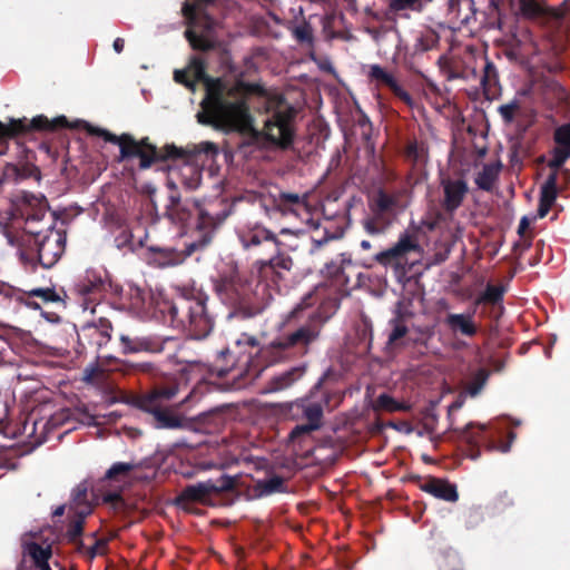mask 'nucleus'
<instances>
[{
  "label": "nucleus",
  "instance_id": "19",
  "mask_svg": "<svg viewBox=\"0 0 570 570\" xmlns=\"http://www.w3.org/2000/svg\"><path fill=\"white\" fill-rule=\"evenodd\" d=\"M368 76L371 80L376 81L377 85L387 87L395 97L402 100L409 107L413 106V98L411 95L399 85L394 76L387 72L380 65H372L370 67Z\"/></svg>",
  "mask_w": 570,
  "mask_h": 570
},
{
  "label": "nucleus",
  "instance_id": "60",
  "mask_svg": "<svg viewBox=\"0 0 570 570\" xmlns=\"http://www.w3.org/2000/svg\"><path fill=\"white\" fill-rule=\"evenodd\" d=\"M198 421L203 424L213 421L215 424V428H218L224 423V416L223 413L218 410L210 411L208 413H203L198 416Z\"/></svg>",
  "mask_w": 570,
  "mask_h": 570
},
{
  "label": "nucleus",
  "instance_id": "34",
  "mask_svg": "<svg viewBox=\"0 0 570 570\" xmlns=\"http://www.w3.org/2000/svg\"><path fill=\"white\" fill-rule=\"evenodd\" d=\"M501 164H485L482 170L475 176L474 183L478 188L484 191H491L495 181L498 180Z\"/></svg>",
  "mask_w": 570,
  "mask_h": 570
},
{
  "label": "nucleus",
  "instance_id": "29",
  "mask_svg": "<svg viewBox=\"0 0 570 570\" xmlns=\"http://www.w3.org/2000/svg\"><path fill=\"white\" fill-rule=\"evenodd\" d=\"M166 215L176 224H185L191 217V208L187 202L183 203L179 196L170 195Z\"/></svg>",
  "mask_w": 570,
  "mask_h": 570
},
{
  "label": "nucleus",
  "instance_id": "52",
  "mask_svg": "<svg viewBox=\"0 0 570 570\" xmlns=\"http://www.w3.org/2000/svg\"><path fill=\"white\" fill-rule=\"evenodd\" d=\"M404 155L407 160L412 161L414 165L422 163L426 156V149L423 144H419L417 141H410L406 147Z\"/></svg>",
  "mask_w": 570,
  "mask_h": 570
},
{
  "label": "nucleus",
  "instance_id": "27",
  "mask_svg": "<svg viewBox=\"0 0 570 570\" xmlns=\"http://www.w3.org/2000/svg\"><path fill=\"white\" fill-rule=\"evenodd\" d=\"M558 196V187L556 183V174H550L541 186L540 190V199L538 207V215L540 218H543L550 212L552 205L554 204Z\"/></svg>",
  "mask_w": 570,
  "mask_h": 570
},
{
  "label": "nucleus",
  "instance_id": "36",
  "mask_svg": "<svg viewBox=\"0 0 570 570\" xmlns=\"http://www.w3.org/2000/svg\"><path fill=\"white\" fill-rule=\"evenodd\" d=\"M4 175L7 178H12L16 181L36 178L40 179V170L39 168L29 163L20 164V165H7L4 169Z\"/></svg>",
  "mask_w": 570,
  "mask_h": 570
},
{
  "label": "nucleus",
  "instance_id": "33",
  "mask_svg": "<svg viewBox=\"0 0 570 570\" xmlns=\"http://www.w3.org/2000/svg\"><path fill=\"white\" fill-rule=\"evenodd\" d=\"M139 352L163 353L168 345L176 347L178 341L171 336L160 337L156 335L140 336Z\"/></svg>",
  "mask_w": 570,
  "mask_h": 570
},
{
  "label": "nucleus",
  "instance_id": "43",
  "mask_svg": "<svg viewBox=\"0 0 570 570\" xmlns=\"http://www.w3.org/2000/svg\"><path fill=\"white\" fill-rule=\"evenodd\" d=\"M135 463L116 462L105 473L104 480L106 481H121L136 469Z\"/></svg>",
  "mask_w": 570,
  "mask_h": 570
},
{
  "label": "nucleus",
  "instance_id": "16",
  "mask_svg": "<svg viewBox=\"0 0 570 570\" xmlns=\"http://www.w3.org/2000/svg\"><path fill=\"white\" fill-rule=\"evenodd\" d=\"M107 282L94 271H87L73 286L75 293L81 298L83 309L95 313L96 303L106 292Z\"/></svg>",
  "mask_w": 570,
  "mask_h": 570
},
{
  "label": "nucleus",
  "instance_id": "13",
  "mask_svg": "<svg viewBox=\"0 0 570 570\" xmlns=\"http://www.w3.org/2000/svg\"><path fill=\"white\" fill-rule=\"evenodd\" d=\"M33 237L39 264L45 268H51L65 252L66 234L48 226L45 234Z\"/></svg>",
  "mask_w": 570,
  "mask_h": 570
},
{
  "label": "nucleus",
  "instance_id": "48",
  "mask_svg": "<svg viewBox=\"0 0 570 570\" xmlns=\"http://www.w3.org/2000/svg\"><path fill=\"white\" fill-rule=\"evenodd\" d=\"M114 243L119 250L134 252L136 249L134 235L127 227H120L118 229V234L115 236Z\"/></svg>",
  "mask_w": 570,
  "mask_h": 570
},
{
  "label": "nucleus",
  "instance_id": "58",
  "mask_svg": "<svg viewBox=\"0 0 570 570\" xmlns=\"http://www.w3.org/2000/svg\"><path fill=\"white\" fill-rule=\"evenodd\" d=\"M316 430H317L316 424L306 423V424L296 425L289 433V440L295 442L299 438L307 435L311 432L316 431Z\"/></svg>",
  "mask_w": 570,
  "mask_h": 570
},
{
  "label": "nucleus",
  "instance_id": "35",
  "mask_svg": "<svg viewBox=\"0 0 570 570\" xmlns=\"http://www.w3.org/2000/svg\"><path fill=\"white\" fill-rule=\"evenodd\" d=\"M24 217V232L32 236H40L43 233L42 228H33V225L41 223L47 216V209L43 206L37 208L27 207L22 212Z\"/></svg>",
  "mask_w": 570,
  "mask_h": 570
},
{
  "label": "nucleus",
  "instance_id": "3",
  "mask_svg": "<svg viewBox=\"0 0 570 570\" xmlns=\"http://www.w3.org/2000/svg\"><path fill=\"white\" fill-rule=\"evenodd\" d=\"M311 295L303 298L286 316L281 333L259 350L268 365L303 357L320 340L327 317L320 308L309 309Z\"/></svg>",
  "mask_w": 570,
  "mask_h": 570
},
{
  "label": "nucleus",
  "instance_id": "44",
  "mask_svg": "<svg viewBox=\"0 0 570 570\" xmlns=\"http://www.w3.org/2000/svg\"><path fill=\"white\" fill-rule=\"evenodd\" d=\"M438 33L429 29L417 35L413 48L415 52H426L433 49L438 45Z\"/></svg>",
  "mask_w": 570,
  "mask_h": 570
},
{
  "label": "nucleus",
  "instance_id": "11",
  "mask_svg": "<svg viewBox=\"0 0 570 570\" xmlns=\"http://www.w3.org/2000/svg\"><path fill=\"white\" fill-rule=\"evenodd\" d=\"M155 396H139L136 404L140 410L151 415V424L156 429L190 430L193 428V422L189 419L178 414L165 404H155Z\"/></svg>",
  "mask_w": 570,
  "mask_h": 570
},
{
  "label": "nucleus",
  "instance_id": "2",
  "mask_svg": "<svg viewBox=\"0 0 570 570\" xmlns=\"http://www.w3.org/2000/svg\"><path fill=\"white\" fill-rule=\"evenodd\" d=\"M214 289L224 305L229 308V318L249 320L261 315L278 291V282L261 277L256 273L240 272L235 264H227L213 279Z\"/></svg>",
  "mask_w": 570,
  "mask_h": 570
},
{
  "label": "nucleus",
  "instance_id": "30",
  "mask_svg": "<svg viewBox=\"0 0 570 570\" xmlns=\"http://www.w3.org/2000/svg\"><path fill=\"white\" fill-rule=\"evenodd\" d=\"M301 376L302 370L299 367H293L279 375L272 377L265 386V392L275 393L283 391L293 385V383L296 382Z\"/></svg>",
  "mask_w": 570,
  "mask_h": 570
},
{
  "label": "nucleus",
  "instance_id": "26",
  "mask_svg": "<svg viewBox=\"0 0 570 570\" xmlns=\"http://www.w3.org/2000/svg\"><path fill=\"white\" fill-rule=\"evenodd\" d=\"M472 0H448L446 2V19L452 24H466L469 23L473 11Z\"/></svg>",
  "mask_w": 570,
  "mask_h": 570
},
{
  "label": "nucleus",
  "instance_id": "23",
  "mask_svg": "<svg viewBox=\"0 0 570 570\" xmlns=\"http://www.w3.org/2000/svg\"><path fill=\"white\" fill-rule=\"evenodd\" d=\"M399 206V196L396 194H389L380 188L370 199L371 213H377L385 217L393 219L396 208Z\"/></svg>",
  "mask_w": 570,
  "mask_h": 570
},
{
  "label": "nucleus",
  "instance_id": "62",
  "mask_svg": "<svg viewBox=\"0 0 570 570\" xmlns=\"http://www.w3.org/2000/svg\"><path fill=\"white\" fill-rule=\"evenodd\" d=\"M101 373L98 364H90L83 370V380L87 382H92L96 380Z\"/></svg>",
  "mask_w": 570,
  "mask_h": 570
},
{
  "label": "nucleus",
  "instance_id": "17",
  "mask_svg": "<svg viewBox=\"0 0 570 570\" xmlns=\"http://www.w3.org/2000/svg\"><path fill=\"white\" fill-rule=\"evenodd\" d=\"M444 198L442 200L443 210L453 215L463 204L469 193V186L463 179L443 178L441 180Z\"/></svg>",
  "mask_w": 570,
  "mask_h": 570
},
{
  "label": "nucleus",
  "instance_id": "46",
  "mask_svg": "<svg viewBox=\"0 0 570 570\" xmlns=\"http://www.w3.org/2000/svg\"><path fill=\"white\" fill-rule=\"evenodd\" d=\"M554 148L570 154V122L558 126L553 131Z\"/></svg>",
  "mask_w": 570,
  "mask_h": 570
},
{
  "label": "nucleus",
  "instance_id": "38",
  "mask_svg": "<svg viewBox=\"0 0 570 570\" xmlns=\"http://www.w3.org/2000/svg\"><path fill=\"white\" fill-rule=\"evenodd\" d=\"M374 411H385L389 413L393 412H407L411 410V405L405 402H400L392 397L387 393L380 394L373 404Z\"/></svg>",
  "mask_w": 570,
  "mask_h": 570
},
{
  "label": "nucleus",
  "instance_id": "10",
  "mask_svg": "<svg viewBox=\"0 0 570 570\" xmlns=\"http://www.w3.org/2000/svg\"><path fill=\"white\" fill-rule=\"evenodd\" d=\"M67 127H69V124L65 116H59L52 120L43 115H39L31 120L26 117L11 118L8 124L0 121V146L6 145V140L9 138H16L32 131H55Z\"/></svg>",
  "mask_w": 570,
  "mask_h": 570
},
{
  "label": "nucleus",
  "instance_id": "63",
  "mask_svg": "<svg viewBox=\"0 0 570 570\" xmlns=\"http://www.w3.org/2000/svg\"><path fill=\"white\" fill-rule=\"evenodd\" d=\"M105 502L111 503L115 509H121L125 505L122 497L117 492H111L105 495Z\"/></svg>",
  "mask_w": 570,
  "mask_h": 570
},
{
  "label": "nucleus",
  "instance_id": "8",
  "mask_svg": "<svg viewBox=\"0 0 570 570\" xmlns=\"http://www.w3.org/2000/svg\"><path fill=\"white\" fill-rule=\"evenodd\" d=\"M216 0L185 1L181 7L183 16L188 24L184 35L194 50L208 52L217 47L214 38L216 20L204 9L212 6Z\"/></svg>",
  "mask_w": 570,
  "mask_h": 570
},
{
  "label": "nucleus",
  "instance_id": "1",
  "mask_svg": "<svg viewBox=\"0 0 570 570\" xmlns=\"http://www.w3.org/2000/svg\"><path fill=\"white\" fill-rule=\"evenodd\" d=\"M206 61L194 56L189 71L205 86V96L197 121L224 132H239L246 145L287 150L293 146L296 110L277 91L261 83L213 78L206 72Z\"/></svg>",
  "mask_w": 570,
  "mask_h": 570
},
{
  "label": "nucleus",
  "instance_id": "20",
  "mask_svg": "<svg viewBox=\"0 0 570 570\" xmlns=\"http://www.w3.org/2000/svg\"><path fill=\"white\" fill-rule=\"evenodd\" d=\"M419 488L434 498L446 502H456L459 500L456 485L445 479L429 476L419 484Z\"/></svg>",
  "mask_w": 570,
  "mask_h": 570
},
{
  "label": "nucleus",
  "instance_id": "49",
  "mask_svg": "<svg viewBox=\"0 0 570 570\" xmlns=\"http://www.w3.org/2000/svg\"><path fill=\"white\" fill-rule=\"evenodd\" d=\"M303 414L308 424H316L317 430L321 428L323 419V407L321 403L308 402L303 406Z\"/></svg>",
  "mask_w": 570,
  "mask_h": 570
},
{
  "label": "nucleus",
  "instance_id": "55",
  "mask_svg": "<svg viewBox=\"0 0 570 570\" xmlns=\"http://www.w3.org/2000/svg\"><path fill=\"white\" fill-rule=\"evenodd\" d=\"M177 392L176 387H158L153 390L149 393L144 394L142 396H155V404H165V402L171 400Z\"/></svg>",
  "mask_w": 570,
  "mask_h": 570
},
{
  "label": "nucleus",
  "instance_id": "51",
  "mask_svg": "<svg viewBox=\"0 0 570 570\" xmlns=\"http://www.w3.org/2000/svg\"><path fill=\"white\" fill-rule=\"evenodd\" d=\"M521 110V104L518 99H513L508 104L498 107V112L504 124H512L517 114Z\"/></svg>",
  "mask_w": 570,
  "mask_h": 570
},
{
  "label": "nucleus",
  "instance_id": "39",
  "mask_svg": "<svg viewBox=\"0 0 570 570\" xmlns=\"http://www.w3.org/2000/svg\"><path fill=\"white\" fill-rule=\"evenodd\" d=\"M390 323L392 325V331L389 335L387 345L392 348L403 346V340L409 334V328L404 323L403 315L399 313Z\"/></svg>",
  "mask_w": 570,
  "mask_h": 570
},
{
  "label": "nucleus",
  "instance_id": "59",
  "mask_svg": "<svg viewBox=\"0 0 570 570\" xmlns=\"http://www.w3.org/2000/svg\"><path fill=\"white\" fill-rule=\"evenodd\" d=\"M86 535L78 537L75 540H68L67 542L73 546L77 553L89 560V544L87 543Z\"/></svg>",
  "mask_w": 570,
  "mask_h": 570
},
{
  "label": "nucleus",
  "instance_id": "32",
  "mask_svg": "<svg viewBox=\"0 0 570 570\" xmlns=\"http://www.w3.org/2000/svg\"><path fill=\"white\" fill-rule=\"evenodd\" d=\"M505 292L507 287L504 285H493L489 283L485 286V289L475 298V304H489L493 307L498 306L502 313L504 309L502 303Z\"/></svg>",
  "mask_w": 570,
  "mask_h": 570
},
{
  "label": "nucleus",
  "instance_id": "18",
  "mask_svg": "<svg viewBox=\"0 0 570 570\" xmlns=\"http://www.w3.org/2000/svg\"><path fill=\"white\" fill-rule=\"evenodd\" d=\"M539 94L542 102L549 109L562 108L570 105L566 88L551 77H542L539 82Z\"/></svg>",
  "mask_w": 570,
  "mask_h": 570
},
{
  "label": "nucleus",
  "instance_id": "4",
  "mask_svg": "<svg viewBox=\"0 0 570 570\" xmlns=\"http://www.w3.org/2000/svg\"><path fill=\"white\" fill-rule=\"evenodd\" d=\"M83 128L91 136L101 137L105 141L119 146L118 163H122L132 158H139V168L145 170L150 168L154 164L167 160L205 158L203 161L212 160L218 155V146L212 141H202L194 145L191 149L185 150L176 147L175 145H166L164 148L158 149L150 142L148 137L137 140L130 134H121L117 136L107 129L95 127L83 121Z\"/></svg>",
  "mask_w": 570,
  "mask_h": 570
},
{
  "label": "nucleus",
  "instance_id": "12",
  "mask_svg": "<svg viewBox=\"0 0 570 570\" xmlns=\"http://www.w3.org/2000/svg\"><path fill=\"white\" fill-rule=\"evenodd\" d=\"M236 481L233 476L223 475L216 481L208 480L206 482H199L197 484L187 485L184 488L176 498V502L179 505L187 503H207L210 494H219L223 492L230 491L235 488Z\"/></svg>",
  "mask_w": 570,
  "mask_h": 570
},
{
  "label": "nucleus",
  "instance_id": "31",
  "mask_svg": "<svg viewBox=\"0 0 570 570\" xmlns=\"http://www.w3.org/2000/svg\"><path fill=\"white\" fill-rule=\"evenodd\" d=\"M283 492H286V484L284 478L279 475H273L267 480H259L253 487V493L256 498Z\"/></svg>",
  "mask_w": 570,
  "mask_h": 570
},
{
  "label": "nucleus",
  "instance_id": "57",
  "mask_svg": "<svg viewBox=\"0 0 570 570\" xmlns=\"http://www.w3.org/2000/svg\"><path fill=\"white\" fill-rule=\"evenodd\" d=\"M120 344L124 354L139 353L140 336L130 337L128 335H120Z\"/></svg>",
  "mask_w": 570,
  "mask_h": 570
},
{
  "label": "nucleus",
  "instance_id": "7",
  "mask_svg": "<svg viewBox=\"0 0 570 570\" xmlns=\"http://www.w3.org/2000/svg\"><path fill=\"white\" fill-rule=\"evenodd\" d=\"M207 302L208 297L205 294L188 292L166 304L173 326L186 332L193 338H205L215 323Z\"/></svg>",
  "mask_w": 570,
  "mask_h": 570
},
{
  "label": "nucleus",
  "instance_id": "37",
  "mask_svg": "<svg viewBox=\"0 0 570 570\" xmlns=\"http://www.w3.org/2000/svg\"><path fill=\"white\" fill-rule=\"evenodd\" d=\"M391 223L392 220L389 217L377 213H371V215L362 219L364 230L373 236L384 234Z\"/></svg>",
  "mask_w": 570,
  "mask_h": 570
},
{
  "label": "nucleus",
  "instance_id": "53",
  "mask_svg": "<svg viewBox=\"0 0 570 570\" xmlns=\"http://www.w3.org/2000/svg\"><path fill=\"white\" fill-rule=\"evenodd\" d=\"M30 297H39L46 304L62 302V297L52 287H39L28 292Z\"/></svg>",
  "mask_w": 570,
  "mask_h": 570
},
{
  "label": "nucleus",
  "instance_id": "21",
  "mask_svg": "<svg viewBox=\"0 0 570 570\" xmlns=\"http://www.w3.org/2000/svg\"><path fill=\"white\" fill-rule=\"evenodd\" d=\"M361 273L352 261L343 259L332 278L342 292H350L360 285Z\"/></svg>",
  "mask_w": 570,
  "mask_h": 570
},
{
  "label": "nucleus",
  "instance_id": "22",
  "mask_svg": "<svg viewBox=\"0 0 570 570\" xmlns=\"http://www.w3.org/2000/svg\"><path fill=\"white\" fill-rule=\"evenodd\" d=\"M89 489L87 481L80 482L72 489L68 504L69 514L90 515L92 513L94 505L89 499Z\"/></svg>",
  "mask_w": 570,
  "mask_h": 570
},
{
  "label": "nucleus",
  "instance_id": "41",
  "mask_svg": "<svg viewBox=\"0 0 570 570\" xmlns=\"http://www.w3.org/2000/svg\"><path fill=\"white\" fill-rule=\"evenodd\" d=\"M433 0H390L389 11L399 13L401 11L410 10L421 12Z\"/></svg>",
  "mask_w": 570,
  "mask_h": 570
},
{
  "label": "nucleus",
  "instance_id": "47",
  "mask_svg": "<svg viewBox=\"0 0 570 570\" xmlns=\"http://www.w3.org/2000/svg\"><path fill=\"white\" fill-rule=\"evenodd\" d=\"M89 540V561H92L97 556H104L108 549V539L97 538V532L86 534Z\"/></svg>",
  "mask_w": 570,
  "mask_h": 570
},
{
  "label": "nucleus",
  "instance_id": "25",
  "mask_svg": "<svg viewBox=\"0 0 570 570\" xmlns=\"http://www.w3.org/2000/svg\"><path fill=\"white\" fill-rule=\"evenodd\" d=\"M111 332L112 325L110 321L105 317H100L97 322L82 327L83 335L92 340V344L98 348L108 344L111 340Z\"/></svg>",
  "mask_w": 570,
  "mask_h": 570
},
{
  "label": "nucleus",
  "instance_id": "28",
  "mask_svg": "<svg viewBox=\"0 0 570 570\" xmlns=\"http://www.w3.org/2000/svg\"><path fill=\"white\" fill-rule=\"evenodd\" d=\"M445 325L453 332L464 336H474L478 327L470 314H448L444 321Z\"/></svg>",
  "mask_w": 570,
  "mask_h": 570
},
{
  "label": "nucleus",
  "instance_id": "61",
  "mask_svg": "<svg viewBox=\"0 0 570 570\" xmlns=\"http://www.w3.org/2000/svg\"><path fill=\"white\" fill-rule=\"evenodd\" d=\"M174 79L176 82L181 83L188 88L194 87V81H191L189 77V70H175Z\"/></svg>",
  "mask_w": 570,
  "mask_h": 570
},
{
  "label": "nucleus",
  "instance_id": "24",
  "mask_svg": "<svg viewBox=\"0 0 570 570\" xmlns=\"http://www.w3.org/2000/svg\"><path fill=\"white\" fill-rule=\"evenodd\" d=\"M22 554L30 558L37 570H51L49 559L52 557V548L50 544L43 547L33 541H26L22 543Z\"/></svg>",
  "mask_w": 570,
  "mask_h": 570
},
{
  "label": "nucleus",
  "instance_id": "15",
  "mask_svg": "<svg viewBox=\"0 0 570 570\" xmlns=\"http://www.w3.org/2000/svg\"><path fill=\"white\" fill-rule=\"evenodd\" d=\"M518 4L520 16L529 20L570 17V0H563L558 7L548 6L546 0H518Z\"/></svg>",
  "mask_w": 570,
  "mask_h": 570
},
{
  "label": "nucleus",
  "instance_id": "54",
  "mask_svg": "<svg viewBox=\"0 0 570 570\" xmlns=\"http://www.w3.org/2000/svg\"><path fill=\"white\" fill-rule=\"evenodd\" d=\"M499 81L498 71L494 63L490 60H485V65L483 67V76L481 78V85L484 90L491 89Z\"/></svg>",
  "mask_w": 570,
  "mask_h": 570
},
{
  "label": "nucleus",
  "instance_id": "42",
  "mask_svg": "<svg viewBox=\"0 0 570 570\" xmlns=\"http://www.w3.org/2000/svg\"><path fill=\"white\" fill-rule=\"evenodd\" d=\"M490 372L484 368H478L471 376L465 386V391L470 396H476L488 382Z\"/></svg>",
  "mask_w": 570,
  "mask_h": 570
},
{
  "label": "nucleus",
  "instance_id": "50",
  "mask_svg": "<svg viewBox=\"0 0 570 570\" xmlns=\"http://www.w3.org/2000/svg\"><path fill=\"white\" fill-rule=\"evenodd\" d=\"M289 30L297 42L307 45L313 43V28L306 20H303V22L298 26L289 28Z\"/></svg>",
  "mask_w": 570,
  "mask_h": 570
},
{
  "label": "nucleus",
  "instance_id": "64",
  "mask_svg": "<svg viewBox=\"0 0 570 570\" xmlns=\"http://www.w3.org/2000/svg\"><path fill=\"white\" fill-rule=\"evenodd\" d=\"M495 504H497V508H499V509H505V508L512 505L513 501L510 498V495L508 494V492H503L497 498Z\"/></svg>",
  "mask_w": 570,
  "mask_h": 570
},
{
  "label": "nucleus",
  "instance_id": "14",
  "mask_svg": "<svg viewBox=\"0 0 570 570\" xmlns=\"http://www.w3.org/2000/svg\"><path fill=\"white\" fill-rule=\"evenodd\" d=\"M419 248L416 236L403 233L392 247L375 254L373 261L384 267L400 268L406 262L407 255Z\"/></svg>",
  "mask_w": 570,
  "mask_h": 570
},
{
  "label": "nucleus",
  "instance_id": "56",
  "mask_svg": "<svg viewBox=\"0 0 570 570\" xmlns=\"http://www.w3.org/2000/svg\"><path fill=\"white\" fill-rule=\"evenodd\" d=\"M303 204H304L303 198L298 194H295V193L282 191V193H279L278 198H277L278 207H282L284 209H288L292 206H297V205H303Z\"/></svg>",
  "mask_w": 570,
  "mask_h": 570
},
{
  "label": "nucleus",
  "instance_id": "40",
  "mask_svg": "<svg viewBox=\"0 0 570 570\" xmlns=\"http://www.w3.org/2000/svg\"><path fill=\"white\" fill-rule=\"evenodd\" d=\"M551 154L552 158L548 161V167L551 169L550 174H556V183L558 184L559 170H561V175L564 180L568 181L570 179V171L568 169H562V167L570 158V154L557 148H553Z\"/></svg>",
  "mask_w": 570,
  "mask_h": 570
},
{
  "label": "nucleus",
  "instance_id": "5",
  "mask_svg": "<svg viewBox=\"0 0 570 570\" xmlns=\"http://www.w3.org/2000/svg\"><path fill=\"white\" fill-rule=\"evenodd\" d=\"M191 206L198 210L196 224L197 237L189 245L188 253L183 254L169 246H149L150 264L164 268L183 263L186 256L190 255L191 252L204 248L212 242L215 232L224 224L234 209V203L224 197H215L202 206L197 203L191 204Z\"/></svg>",
  "mask_w": 570,
  "mask_h": 570
},
{
  "label": "nucleus",
  "instance_id": "45",
  "mask_svg": "<svg viewBox=\"0 0 570 570\" xmlns=\"http://www.w3.org/2000/svg\"><path fill=\"white\" fill-rule=\"evenodd\" d=\"M88 515L69 514V523L67 525L66 539L75 540L83 535L85 522Z\"/></svg>",
  "mask_w": 570,
  "mask_h": 570
},
{
  "label": "nucleus",
  "instance_id": "6",
  "mask_svg": "<svg viewBox=\"0 0 570 570\" xmlns=\"http://www.w3.org/2000/svg\"><path fill=\"white\" fill-rule=\"evenodd\" d=\"M237 237L246 250H266L269 256L258 259L254 267L259 269L261 277H272L274 284L289 272L293 259L285 253L284 243L261 223H247L236 232Z\"/></svg>",
  "mask_w": 570,
  "mask_h": 570
},
{
  "label": "nucleus",
  "instance_id": "9",
  "mask_svg": "<svg viewBox=\"0 0 570 570\" xmlns=\"http://www.w3.org/2000/svg\"><path fill=\"white\" fill-rule=\"evenodd\" d=\"M509 438L510 440L508 442H498L485 424L469 423L458 431V439L464 444V453L472 460H476L481 456V446H484L490 452H509L514 434L511 432Z\"/></svg>",
  "mask_w": 570,
  "mask_h": 570
}]
</instances>
